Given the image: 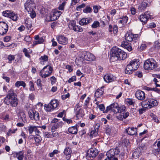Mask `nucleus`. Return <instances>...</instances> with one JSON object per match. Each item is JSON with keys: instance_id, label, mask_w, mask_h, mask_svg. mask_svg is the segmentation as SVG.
Returning a JSON list of instances; mask_svg holds the SVG:
<instances>
[{"instance_id": "3", "label": "nucleus", "mask_w": 160, "mask_h": 160, "mask_svg": "<svg viewBox=\"0 0 160 160\" xmlns=\"http://www.w3.org/2000/svg\"><path fill=\"white\" fill-rule=\"evenodd\" d=\"M53 70V68L50 65L44 67L40 72V75L42 78H45L50 76Z\"/></svg>"}, {"instance_id": "20", "label": "nucleus", "mask_w": 160, "mask_h": 160, "mask_svg": "<svg viewBox=\"0 0 160 160\" xmlns=\"http://www.w3.org/2000/svg\"><path fill=\"white\" fill-rule=\"evenodd\" d=\"M129 64L131 65L132 67L135 70L138 69L139 66L140 62L138 59H134L131 61Z\"/></svg>"}, {"instance_id": "56", "label": "nucleus", "mask_w": 160, "mask_h": 160, "mask_svg": "<svg viewBox=\"0 0 160 160\" xmlns=\"http://www.w3.org/2000/svg\"><path fill=\"white\" fill-rule=\"evenodd\" d=\"M100 8V7L97 6H93V9L94 10V12L95 13H97L98 12V10Z\"/></svg>"}, {"instance_id": "22", "label": "nucleus", "mask_w": 160, "mask_h": 160, "mask_svg": "<svg viewBox=\"0 0 160 160\" xmlns=\"http://www.w3.org/2000/svg\"><path fill=\"white\" fill-rule=\"evenodd\" d=\"M72 151L71 148L68 147L64 149L63 151L64 154L66 156V158L67 160L70 159L71 157V153H72Z\"/></svg>"}, {"instance_id": "19", "label": "nucleus", "mask_w": 160, "mask_h": 160, "mask_svg": "<svg viewBox=\"0 0 160 160\" xmlns=\"http://www.w3.org/2000/svg\"><path fill=\"white\" fill-rule=\"evenodd\" d=\"M151 2V0H143L139 6V9L141 10L144 9L147 6L149 5Z\"/></svg>"}, {"instance_id": "14", "label": "nucleus", "mask_w": 160, "mask_h": 160, "mask_svg": "<svg viewBox=\"0 0 160 160\" xmlns=\"http://www.w3.org/2000/svg\"><path fill=\"white\" fill-rule=\"evenodd\" d=\"M98 154L97 149L95 148H91L87 152V157L90 158H95Z\"/></svg>"}, {"instance_id": "24", "label": "nucleus", "mask_w": 160, "mask_h": 160, "mask_svg": "<svg viewBox=\"0 0 160 160\" xmlns=\"http://www.w3.org/2000/svg\"><path fill=\"white\" fill-rule=\"evenodd\" d=\"M137 129L133 128H128L126 130V132L130 135H133L137 134Z\"/></svg>"}, {"instance_id": "35", "label": "nucleus", "mask_w": 160, "mask_h": 160, "mask_svg": "<svg viewBox=\"0 0 160 160\" xmlns=\"http://www.w3.org/2000/svg\"><path fill=\"white\" fill-rule=\"evenodd\" d=\"M19 118L23 122L26 121V117L24 112H20L19 113Z\"/></svg>"}, {"instance_id": "39", "label": "nucleus", "mask_w": 160, "mask_h": 160, "mask_svg": "<svg viewBox=\"0 0 160 160\" xmlns=\"http://www.w3.org/2000/svg\"><path fill=\"white\" fill-rule=\"evenodd\" d=\"M25 24L28 30H30L31 29L32 25L31 21L30 20L28 19L26 20L25 22Z\"/></svg>"}, {"instance_id": "11", "label": "nucleus", "mask_w": 160, "mask_h": 160, "mask_svg": "<svg viewBox=\"0 0 160 160\" xmlns=\"http://www.w3.org/2000/svg\"><path fill=\"white\" fill-rule=\"evenodd\" d=\"M29 116L32 120H34L36 121L39 119V116L38 112L36 111H34L32 109H29L28 112Z\"/></svg>"}, {"instance_id": "57", "label": "nucleus", "mask_w": 160, "mask_h": 160, "mask_svg": "<svg viewBox=\"0 0 160 160\" xmlns=\"http://www.w3.org/2000/svg\"><path fill=\"white\" fill-rule=\"evenodd\" d=\"M76 79V78L75 76H73L71 78H69V79L68 81V82L69 83H71L72 82L75 81Z\"/></svg>"}, {"instance_id": "7", "label": "nucleus", "mask_w": 160, "mask_h": 160, "mask_svg": "<svg viewBox=\"0 0 160 160\" xmlns=\"http://www.w3.org/2000/svg\"><path fill=\"white\" fill-rule=\"evenodd\" d=\"M152 18L151 13L149 12H146L143 14L140 15L139 19L143 24H145L147 22L148 19H152Z\"/></svg>"}, {"instance_id": "64", "label": "nucleus", "mask_w": 160, "mask_h": 160, "mask_svg": "<svg viewBox=\"0 0 160 160\" xmlns=\"http://www.w3.org/2000/svg\"><path fill=\"white\" fill-rule=\"evenodd\" d=\"M123 22V23L125 24L127 22L128 19V18L127 17L125 16L122 18H121Z\"/></svg>"}, {"instance_id": "48", "label": "nucleus", "mask_w": 160, "mask_h": 160, "mask_svg": "<svg viewBox=\"0 0 160 160\" xmlns=\"http://www.w3.org/2000/svg\"><path fill=\"white\" fill-rule=\"evenodd\" d=\"M146 45L145 44H142L140 47H138V50L139 51H142L145 49L146 48Z\"/></svg>"}, {"instance_id": "23", "label": "nucleus", "mask_w": 160, "mask_h": 160, "mask_svg": "<svg viewBox=\"0 0 160 160\" xmlns=\"http://www.w3.org/2000/svg\"><path fill=\"white\" fill-rule=\"evenodd\" d=\"M34 39L36 41L33 42V45H35L37 44L42 43L44 41L43 38L40 37L38 35H36L34 37Z\"/></svg>"}, {"instance_id": "17", "label": "nucleus", "mask_w": 160, "mask_h": 160, "mask_svg": "<svg viewBox=\"0 0 160 160\" xmlns=\"http://www.w3.org/2000/svg\"><path fill=\"white\" fill-rule=\"evenodd\" d=\"M57 39L58 42L60 44L65 45L68 43V39L63 36H60Z\"/></svg>"}, {"instance_id": "8", "label": "nucleus", "mask_w": 160, "mask_h": 160, "mask_svg": "<svg viewBox=\"0 0 160 160\" xmlns=\"http://www.w3.org/2000/svg\"><path fill=\"white\" fill-rule=\"evenodd\" d=\"M121 49L116 47L112 48L111 50L110 59L112 62L115 61L116 58L119 56Z\"/></svg>"}, {"instance_id": "2", "label": "nucleus", "mask_w": 160, "mask_h": 160, "mask_svg": "<svg viewBox=\"0 0 160 160\" xmlns=\"http://www.w3.org/2000/svg\"><path fill=\"white\" fill-rule=\"evenodd\" d=\"M24 7L32 18H33L35 17L36 14L34 10L36 8V7L33 0H27L24 4Z\"/></svg>"}, {"instance_id": "9", "label": "nucleus", "mask_w": 160, "mask_h": 160, "mask_svg": "<svg viewBox=\"0 0 160 160\" xmlns=\"http://www.w3.org/2000/svg\"><path fill=\"white\" fill-rule=\"evenodd\" d=\"M68 27L70 29L77 32H82L83 31L82 27L80 26L76 25L75 21H71L69 23Z\"/></svg>"}, {"instance_id": "29", "label": "nucleus", "mask_w": 160, "mask_h": 160, "mask_svg": "<svg viewBox=\"0 0 160 160\" xmlns=\"http://www.w3.org/2000/svg\"><path fill=\"white\" fill-rule=\"evenodd\" d=\"M104 81L107 82H109L113 80V78L112 75H111L107 74L105 75L103 78Z\"/></svg>"}, {"instance_id": "1", "label": "nucleus", "mask_w": 160, "mask_h": 160, "mask_svg": "<svg viewBox=\"0 0 160 160\" xmlns=\"http://www.w3.org/2000/svg\"><path fill=\"white\" fill-rule=\"evenodd\" d=\"M15 93L12 89L8 92V94L5 98L4 102L7 105L10 104L12 107H16L18 104V101Z\"/></svg>"}, {"instance_id": "62", "label": "nucleus", "mask_w": 160, "mask_h": 160, "mask_svg": "<svg viewBox=\"0 0 160 160\" xmlns=\"http://www.w3.org/2000/svg\"><path fill=\"white\" fill-rule=\"evenodd\" d=\"M2 119L6 121H8L9 120V116L8 114H6L3 116Z\"/></svg>"}, {"instance_id": "42", "label": "nucleus", "mask_w": 160, "mask_h": 160, "mask_svg": "<svg viewBox=\"0 0 160 160\" xmlns=\"http://www.w3.org/2000/svg\"><path fill=\"white\" fill-rule=\"evenodd\" d=\"M10 15H11L10 16V17L9 18H11V19L14 21H16L18 20V17L17 14H15L14 13L12 12Z\"/></svg>"}, {"instance_id": "46", "label": "nucleus", "mask_w": 160, "mask_h": 160, "mask_svg": "<svg viewBox=\"0 0 160 160\" xmlns=\"http://www.w3.org/2000/svg\"><path fill=\"white\" fill-rule=\"evenodd\" d=\"M126 107L125 106L122 105L119 107V112L118 113H121L122 114H123L126 111Z\"/></svg>"}, {"instance_id": "12", "label": "nucleus", "mask_w": 160, "mask_h": 160, "mask_svg": "<svg viewBox=\"0 0 160 160\" xmlns=\"http://www.w3.org/2000/svg\"><path fill=\"white\" fill-rule=\"evenodd\" d=\"M8 30V24L5 22H0V35H3L6 33Z\"/></svg>"}, {"instance_id": "15", "label": "nucleus", "mask_w": 160, "mask_h": 160, "mask_svg": "<svg viewBox=\"0 0 160 160\" xmlns=\"http://www.w3.org/2000/svg\"><path fill=\"white\" fill-rule=\"evenodd\" d=\"M62 12L58 10H55L50 16V20L51 21H54L57 20L61 14Z\"/></svg>"}, {"instance_id": "6", "label": "nucleus", "mask_w": 160, "mask_h": 160, "mask_svg": "<svg viewBox=\"0 0 160 160\" xmlns=\"http://www.w3.org/2000/svg\"><path fill=\"white\" fill-rule=\"evenodd\" d=\"M59 105L58 101L56 99L52 100L48 105H45L46 110L48 112L56 108Z\"/></svg>"}, {"instance_id": "32", "label": "nucleus", "mask_w": 160, "mask_h": 160, "mask_svg": "<svg viewBox=\"0 0 160 160\" xmlns=\"http://www.w3.org/2000/svg\"><path fill=\"white\" fill-rule=\"evenodd\" d=\"M76 116L77 118H79L81 117H82L84 116L85 114L84 111L83 109L80 108L79 110L77 111L76 112Z\"/></svg>"}, {"instance_id": "13", "label": "nucleus", "mask_w": 160, "mask_h": 160, "mask_svg": "<svg viewBox=\"0 0 160 160\" xmlns=\"http://www.w3.org/2000/svg\"><path fill=\"white\" fill-rule=\"evenodd\" d=\"M138 37V34H133L130 32H127L125 34V40L128 42L136 40Z\"/></svg>"}, {"instance_id": "55", "label": "nucleus", "mask_w": 160, "mask_h": 160, "mask_svg": "<svg viewBox=\"0 0 160 160\" xmlns=\"http://www.w3.org/2000/svg\"><path fill=\"white\" fill-rule=\"evenodd\" d=\"M116 116L117 118L120 120H122L123 118V116L122 114L121 113H117Z\"/></svg>"}, {"instance_id": "31", "label": "nucleus", "mask_w": 160, "mask_h": 160, "mask_svg": "<svg viewBox=\"0 0 160 160\" xmlns=\"http://www.w3.org/2000/svg\"><path fill=\"white\" fill-rule=\"evenodd\" d=\"M24 153L23 151L16 153V157L18 160H22L24 158Z\"/></svg>"}, {"instance_id": "38", "label": "nucleus", "mask_w": 160, "mask_h": 160, "mask_svg": "<svg viewBox=\"0 0 160 160\" xmlns=\"http://www.w3.org/2000/svg\"><path fill=\"white\" fill-rule=\"evenodd\" d=\"M62 125V123L60 122H59L57 123H54L52 126V128L51 130L52 132H54L55 130L60 127Z\"/></svg>"}, {"instance_id": "61", "label": "nucleus", "mask_w": 160, "mask_h": 160, "mask_svg": "<svg viewBox=\"0 0 160 160\" xmlns=\"http://www.w3.org/2000/svg\"><path fill=\"white\" fill-rule=\"evenodd\" d=\"M15 59V57L14 56L12 55H9L8 57V59L9 61H10L9 63L11 62V61L12 60H13Z\"/></svg>"}, {"instance_id": "25", "label": "nucleus", "mask_w": 160, "mask_h": 160, "mask_svg": "<svg viewBox=\"0 0 160 160\" xmlns=\"http://www.w3.org/2000/svg\"><path fill=\"white\" fill-rule=\"evenodd\" d=\"M119 56L116 58L115 61L125 59L127 57V54L123 51L121 50Z\"/></svg>"}, {"instance_id": "59", "label": "nucleus", "mask_w": 160, "mask_h": 160, "mask_svg": "<svg viewBox=\"0 0 160 160\" xmlns=\"http://www.w3.org/2000/svg\"><path fill=\"white\" fill-rule=\"evenodd\" d=\"M29 85L30 87V90L31 91L34 90V88L33 82L32 81H30L29 82Z\"/></svg>"}, {"instance_id": "60", "label": "nucleus", "mask_w": 160, "mask_h": 160, "mask_svg": "<svg viewBox=\"0 0 160 160\" xmlns=\"http://www.w3.org/2000/svg\"><path fill=\"white\" fill-rule=\"evenodd\" d=\"M43 136L46 138H51V133L45 132L43 133Z\"/></svg>"}, {"instance_id": "44", "label": "nucleus", "mask_w": 160, "mask_h": 160, "mask_svg": "<svg viewBox=\"0 0 160 160\" xmlns=\"http://www.w3.org/2000/svg\"><path fill=\"white\" fill-rule=\"evenodd\" d=\"M36 126H30L28 127V130L30 134H32L33 132L36 130Z\"/></svg>"}, {"instance_id": "54", "label": "nucleus", "mask_w": 160, "mask_h": 160, "mask_svg": "<svg viewBox=\"0 0 160 160\" xmlns=\"http://www.w3.org/2000/svg\"><path fill=\"white\" fill-rule=\"evenodd\" d=\"M59 152L58 150H54L53 152L49 153V157L51 158L52 157L54 156V155L58 154Z\"/></svg>"}, {"instance_id": "47", "label": "nucleus", "mask_w": 160, "mask_h": 160, "mask_svg": "<svg viewBox=\"0 0 160 160\" xmlns=\"http://www.w3.org/2000/svg\"><path fill=\"white\" fill-rule=\"evenodd\" d=\"M35 141L36 143H39L42 140V138L40 135H37L34 137Z\"/></svg>"}, {"instance_id": "63", "label": "nucleus", "mask_w": 160, "mask_h": 160, "mask_svg": "<svg viewBox=\"0 0 160 160\" xmlns=\"http://www.w3.org/2000/svg\"><path fill=\"white\" fill-rule=\"evenodd\" d=\"M23 52H24L25 56L28 58L30 57V55L28 52V50L27 49L24 48L23 50Z\"/></svg>"}, {"instance_id": "28", "label": "nucleus", "mask_w": 160, "mask_h": 160, "mask_svg": "<svg viewBox=\"0 0 160 160\" xmlns=\"http://www.w3.org/2000/svg\"><path fill=\"white\" fill-rule=\"evenodd\" d=\"M111 105L112 111L114 112L115 113H118V112H119V107L117 103L114 102L111 104Z\"/></svg>"}, {"instance_id": "34", "label": "nucleus", "mask_w": 160, "mask_h": 160, "mask_svg": "<svg viewBox=\"0 0 160 160\" xmlns=\"http://www.w3.org/2000/svg\"><path fill=\"white\" fill-rule=\"evenodd\" d=\"M139 150H140L142 152H144L147 149V146L146 143H142L137 148Z\"/></svg>"}, {"instance_id": "52", "label": "nucleus", "mask_w": 160, "mask_h": 160, "mask_svg": "<svg viewBox=\"0 0 160 160\" xmlns=\"http://www.w3.org/2000/svg\"><path fill=\"white\" fill-rule=\"evenodd\" d=\"M11 12H10L8 11H4L2 12V14L3 16L6 17H8L9 18L10 17L9 16L11 15Z\"/></svg>"}, {"instance_id": "37", "label": "nucleus", "mask_w": 160, "mask_h": 160, "mask_svg": "<svg viewBox=\"0 0 160 160\" xmlns=\"http://www.w3.org/2000/svg\"><path fill=\"white\" fill-rule=\"evenodd\" d=\"M97 128L95 127L94 130L91 131L90 132V136L92 138L93 136H95L97 135L98 133V128H99V126H97Z\"/></svg>"}, {"instance_id": "5", "label": "nucleus", "mask_w": 160, "mask_h": 160, "mask_svg": "<svg viewBox=\"0 0 160 160\" xmlns=\"http://www.w3.org/2000/svg\"><path fill=\"white\" fill-rule=\"evenodd\" d=\"M142 105L145 108H151L152 107L157 106L158 104L157 101L153 99H147L146 100L142 101Z\"/></svg>"}, {"instance_id": "33", "label": "nucleus", "mask_w": 160, "mask_h": 160, "mask_svg": "<svg viewBox=\"0 0 160 160\" xmlns=\"http://www.w3.org/2000/svg\"><path fill=\"white\" fill-rule=\"evenodd\" d=\"M121 45L122 47L126 48L128 51H131L132 49V47L128 44V42H124L122 43Z\"/></svg>"}, {"instance_id": "49", "label": "nucleus", "mask_w": 160, "mask_h": 160, "mask_svg": "<svg viewBox=\"0 0 160 160\" xmlns=\"http://www.w3.org/2000/svg\"><path fill=\"white\" fill-rule=\"evenodd\" d=\"M48 57L46 55H44L43 56H42L40 58V59L42 61L41 62V64H42V62H46L48 61Z\"/></svg>"}, {"instance_id": "41", "label": "nucleus", "mask_w": 160, "mask_h": 160, "mask_svg": "<svg viewBox=\"0 0 160 160\" xmlns=\"http://www.w3.org/2000/svg\"><path fill=\"white\" fill-rule=\"evenodd\" d=\"M126 103L128 105H133L134 106L135 102L134 99L131 98H127L126 100Z\"/></svg>"}, {"instance_id": "51", "label": "nucleus", "mask_w": 160, "mask_h": 160, "mask_svg": "<svg viewBox=\"0 0 160 160\" xmlns=\"http://www.w3.org/2000/svg\"><path fill=\"white\" fill-rule=\"evenodd\" d=\"M50 81L51 82V83L52 85H53L55 84L57 82V79L54 76H52L50 78Z\"/></svg>"}, {"instance_id": "50", "label": "nucleus", "mask_w": 160, "mask_h": 160, "mask_svg": "<svg viewBox=\"0 0 160 160\" xmlns=\"http://www.w3.org/2000/svg\"><path fill=\"white\" fill-rule=\"evenodd\" d=\"M100 25L99 22L97 21H94L93 24L92 25V27L93 28H96L99 26Z\"/></svg>"}, {"instance_id": "43", "label": "nucleus", "mask_w": 160, "mask_h": 160, "mask_svg": "<svg viewBox=\"0 0 160 160\" xmlns=\"http://www.w3.org/2000/svg\"><path fill=\"white\" fill-rule=\"evenodd\" d=\"M122 145L127 146L129 144V141L125 137H123L122 138Z\"/></svg>"}, {"instance_id": "26", "label": "nucleus", "mask_w": 160, "mask_h": 160, "mask_svg": "<svg viewBox=\"0 0 160 160\" xmlns=\"http://www.w3.org/2000/svg\"><path fill=\"white\" fill-rule=\"evenodd\" d=\"M104 92V89L103 87L101 88L100 89H98L96 91L94 96L97 98L100 97L103 94Z\"/></svg>"}, {"instance_id": "53", "label": "nucleus", "mask_w": 160, "mask_h": 160, "mask_svg": "<svg viewBox=\"0 0 160 160\" xmlns=\"http://www.w3.org/2000/svg\"><path fill=\"white\" fill-rule=\"evenodd\" d=\"M154 45L156 48L160 49V40L156 41L154 42Z\"/></svg>"}, {"instance_id": "27", "label": "nucleus", "mask_w": 160, "mask_h": 160, "mask_svg": "<svg viewBox=\"0 0 160 160\" xmlns=\"http://www.w3.org/2000/svg\"><path fill=\"white\" fill-rule=\"evenodd\" d=\"M135 70L129 64L127 66L125 72L126 74H129L132 73Z\"/></svg>"}, {"instance_id": "10", "label": "nucleus", "mask_w": 160, "mask_h": 160, "mask_svg": "<svg viewBox=\"0 0 160 160\" xmlns=\"http://www.w3.org/2000/svg\"><path fill=\"white\" fill-rule=\"evenodd\" d=\"M82 57L87 61H92L95 60V56L92 53L88 52H82Z\"/></svg>"}, {"instance_id": "40", "label": "nucleus", "mask_w": 160, "mask_h": 160, "mask_svg": "<svg viewBox=\"0 0 160 160\" xmlns=\"http://www.w3.org/2000/svg\"><path fill=\"white\" fill-rule=\"evenodd\" d=\"M26 86V83L23 81H18L15 84V86L17 87H18L20 86H22L24 88H25Z\"/></svg>"}, {"instance_id": "16", "label": "nucleus", "mask_w": 160, "mask_h": 160, "mask_svg": "<svg viewBox=\"0 0 160 160\" xmlns=\"http://www.w3.org/2000/svg\"><path fill=\"white\" fill-rule=\"evenodd\" d=\"M135 95L136 98L140 100H143L145 98V93L140 90L137 91L135 93Z\"/></svg>"}, {"instance_id": "58", "label": "nucleus", "mask_w": 160, "mask_h": 160, "mask_svg": "<svg viewBox=\"0 0 160 160\" xmlns=\"http://www.w3.org/2000/svg\"><path fill=\"white\" fill-rule=\"evenodd\" d=\"M66 2H63L62 4L60 5L58 7L59 9V10H63L64 7L65 6Z\"/></svg>"}, {"instance_id": "21", "label": "nucleus", "mask_w": 160, "mask_h": 160, "mask_svg": "<svg viewBox=\"0 0 160 160\" xmlns=\"http://www.w3.org/2000/svg\"><path fill=\"white\" fill-rule=\"evenodd\" d=\"M92 19L90 18H83L79 22V24L81 25H85L92 22Z\"/></svg>"}, {"instance_id": "18", "label": "nucleus", "mask_w": 160, "mask_h": 160, "mask_svg": "<svg viewBox=\"0 0 160 160\" xmlns=\"http://www.w3.org/2000/svg\"><path fill=\"white\" fill-rule=\"evenodd\" d=\"M115 150V151H114V150L113 149H111L107 152V155L109 160L114 157H115V155L118 154V152H120L119 151L118 152V150H117V152L116 153V150Z\"/></svg>"}, {"instance_id": "30", "label": "nucleus", "mask_w": 160, "mask_h": 160, "mask_svg": "<svg viewBox=\"0 0 160 160\" xmlns=\"http://www.w3.org/2000/svg\"><path fill=\"white\" fill-rule=\"evenodd\" d=\"M68 131L72 134H76L78 132L77 128L76 126L70 127L68 129Z\"/></svg>"}, {"instance_id": "4", "label": "nucleus", "mask_w": 160, "mask_h": 160, "mask_svg": "<svg viewBox=\"0 0 160 160\" xmlns=\"http://www.w3.org/2000/svg\"><path fill=\"white\" fill-rule=\"evenodd\" d=\"M157 67L156 61L153 59H149L145 62L144 68L146 70H151Z\"/></svg>"}, {"instance_id": "36", "label": "nucleus", "mask_w": 160, "mask_h": 160, "mask_svg": "<svg viewBox=\"0 0 160 160\" xmlns=\"http://www.w3.org/2000/svg\"><path fill=\"white\" fill-rule=\"evenodd\" d=\"M142 153L140 150L137 148L134 150L132 155L134 158L138 157L142 154Z\"/></svg>"}, {"instance_id": "45", "label": "nucleus", "mask_w": 160, "mask_h": 160, "mask_svg": "<svg viewBox=\"0 0 160 160\" xmlns=\"http://www.w3.org/2000/svg\"><path fill=\"white\" fill-rule=\"evenodd\" d=\"M92 9L89 6H87L86 8L83 10V12L84 13H90L92 12Z\"/></svg>"}]
</instances>
